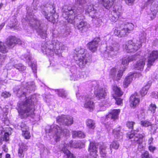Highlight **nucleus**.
<instances>
[{"instance_id": "f257e3e1", "label": "nucleus", "mask_w": 158, "mask_h": 158, "mask_svg": "<svg viewBox=\"0 0 158 158\" xmlns=\"http://www.w3.org/2000/svg\"><path fill=\"white\" fill-rule=\"evenodd\" d=\"M35 98V95H31L25 101L18 105L17 109L22 119H26L29 117H32L35 110L34 102Z\"/></svg>"}, {"instance_id": "f03ea898", "label": "nucleus", "mask_w": 158, "mask_h": 158, "mask_svg": "<svg viewBox=\"0 0 158 158\" xmlns=\"http://www.w3.org/2000/svg\"><path fill=\"white\" fill-rule=\"evenodd\" d=\"M64 45L53 37L52 41H46L42 46L41 50L43 53L47 56H52L54 54L58 55L64 49Z\"/></svg>"}, {"instance_id": "7ed1b4c3", "label": "nucleus", "mask_w": 158, "mask_h": 158, "mask_svg": "<svg viewBox=\"0 0 158 158\" xmlns=\"http://www.w3.org/2000/svg\"><path fill=\"white\" fill-rule=\"evenodd\" d=\"M73 56L76 63L81 68H83L86 64L91 61V56L87 50L83 48L76 49Z\"/></svg>"}, {"instance_id": "20e7f679", "label": "nucleus", "mask_w": 158, "mask_h": 158, "mask_svg": "<svg viewBox=\"0 0 158 158\" xmlns=\"http://www.w3.org/2000/svg\"><path fill=\"white\" fill-rule=\"evenodd\" d=\"M27 13V18L29 22L30 26L35 29L38 34L41 38L43 39L46 38L47 34L45 30H43V24L42 21L37 19L31 12L28 11Z\"/></svg>"}, {"instance_id": "39448f33", "label": "nucleus", "mask_w": 158, "mask_h": 158, "mask_svg": "<svg viewBox=\"0 0 158 158\" xmlns=\"http://www.w3.org/2000/svg\"><path fill=\"white\" fill-rule=\"evenodd\" d=\"M46 133H48V135H53L56 142L59 141L61 136L64 135L69 136V131L67 129H63L61 127L57 125H54L50 127V128L45 130Z\"/></svg>"}, {"instance_id": "423d86ee", "label": "nucleus", "mask_w": 158, "mask_h": 158, "mask_svg": "<svg viewBox=\"0 0 158 158\" xmlns=\"http://www.w3.org/2000/svg\"><path fill=\"white\" fill-rule=\"evenodd\" d=\"M74 10L71 7H69L67 11L63 12L62 15L68 20V23L77 25L81 21L84 20L85 18L81 14H78L75 16V14L77 12H76V11H74Z\"/></svg>"}, {"instance_id": "0eeeda50", "label": "nucleus", "mask_w": 158, "mask_h": 158, "mask_svg": "<svg viewBox=\"0 0 158 158\" xmlns=\"http://www.w3.org/2000/svg\"><path fill=\"white\" fill-rule=\"evenodd\" d=\"M119 24L120 25L119 30L118 28H115L114 31V34L119 37L125 36L133 30L134 25L131 23L125 22L122 24V22L120 21Z\"/></svg>"}, {"instance_id": "6e6552de", "label": "nucleus", "mask_w": 158, "mask_h": 158, "mask_svg": "<svg viewBox=\"0 0 158 158\" xmlns=\"http://www.w3.org/2000/svg\"><path fill=\"white\" fill-rule=\"evenodd\" d=\"M139 130H132L131 132L127 133V137L131 139V141L132 142L133 145H136V144H138V148H141L143 147V146L141 144L143 142V138L145 136L144 134H136L135 135V131H138Z\"/></svg>"}, {"instance_id": "1a4fd4ad", "label": "nucleus", "mask_w": 158, "mask_h": 158, "mask_svg": "<svg viewBox=\"0 0 158 158\" xmlns=\"http://www.w3.org/2000/svg\"><path fill=\"white\" fill-rule=\"evenodd\" d=\"M109 45H107L105 52L106 56L112 58L117 55V51L119 50V44L115 40H110Z\"/></svg>"}, {"instance_id": "9d476101", "label": "nucleus", "mask_w": 158, "mask_h": 158, "mask_svg": "<svg viewBox=\"0 0 158 158\" xmlns=\"http://www.w3.org/2000/svg\"><path fill=\"white\" fill-rule=\"evenodd\" d=\"M25 88L23 89V91L21 89H19L17 92V95L19 98L22 97L27 98V93H30L31 91H34L35 86L34 82H30L27 83L25 85Z\"/></svg>"}, {"instance_id": "9b49d317", "label": "nucleus", "mask_w": 158, "mask_h": 158, "mask_svg": "<svg viewBox=\"0 0 158 158\" xmlns=\"http://www.w3.org/2000/svg\"><path fill=\"white\" fill-rule=\"evenodd\" d=\"M141 46V43L139 41L135 43L132 41L129 40L123 45V47L127 52L130 53L136 52Z\"/></svg>"}, {"instance_id": "f8f14e48", "label": "nucleus", "mask_w": 158, "mask_h": 158, "mask_svg": "<svg viewBox=\"0 0 158 158\" xmlns=\"http://www.w3.org/2000/svg\"><path fill=\"white\" fill-rule=\"evenodd\" d=\"M57 123L67 126L71 125L73 123V118L69 116L62 115L57 116L56 118Z\"/></svg>"}, {"instance_id": "ddd939ff", "label": "nucleus", "mask_w": 158, "mask_h": 158, "mask_svg": "<svg viewBox=\"0 0 158 158\" xmlns=\"http://www.w3.org/2000/svg\"><path fill=\"white\" fill-rule=\"evenodd\" d=\"M5 43L9 48H12L17 44H22V42L20 40L16 37L10 36L7 38Z\"/></svg>"}, {"instance_id": "4468645a", "label": "nucleus", "mask_w": 158, "mask_h": 158, "mask_svg": "<svg viewBox=\"0 0 158 158\" xmlns=\"http://www.w3.org/2000/svg\"><path fill=\"white\" fill-rule=\"evenodd\" d=\"M55 5L52 3L46 4L45 6H42L40 7V10L43 15H45L49 13H55Z\"/></svg>"}, {"instance_id": "2eb2a0df", "label": "nucleus", "mask_w": 158, "mask_h": 158, "mask_svg": "<svg viewBox=\"0 0 158 158\" xmlns=\"http://www.w3.org/2000/svg\"><path fill=\"white\" fill-rule=\"evenodd\" d=\"M125 66H124V68L123 67L122 69H120L118 71L117 74L116 69L113 68L111 69L110 73V77L114 80L117 81L119 80L123 76V72L125 70L126 67Z\"/></svg>"}, {"instance_id": "dca6fc26", "label": "nucleus", "mask_w": 158, "mask_h": 158, "mask_svg": "<svg viewBox=\"0 0 158 158\" xmlns=\"http://www.w3.org/2000/svg\"><path fill=\"white\" fill-rule=\"evenodd\" d=\"M86 12L89 14L90 16L95 19H98L100 18L101 13L99 11L94 8L93 5H90L88 6L86 10Z\"/></svg>"}, {"instance_id": "f3484780", "label": "nucleus", "mask_w": 158, "mask_h": 158, "mask_svg": "<svg viewBox=\"0 0 158 158\" xmlns=\"http://www.w3.org/2000/svg\"><path fill=\"white\" fill-rule=\"evenodd\" d=\"M122 10L121 6H115L114 10L111 12V16H110V20L113 22H116L122 14Z\"/></svg>"}, {"instance_id": "a211bd4d", "label": "nucleus", "mask_w": 158, "mask_h": 158, "mask_svg": "<svg viewBox=\"0 0 158 158\" xmlns=\"http://www.w3.org/2000/svg\"><path fill=\"white\" fill-rule=\"evenodd\" d=\"M148 67H150L153 65L155 61L158 59V51H152L150 54L148 55Z\"/></svg>"}, {"instance_id": "6ab92c4d", "label": "nucleus", "mask_w": 158, "mask_h": 158, "mask_svg": "<svg viewBox=\"0 0 158 158\" xmlns=\"http://www.w3.org/2000/svg\"><path fill=\"white\" fill-rule=\"evenodd\" d=\"M100 41V38L98 37L95 38L92 41L89 42L88 44L89 49L93 52H95L97 50Z\"/></svg>"}, {"instance_id": "aec40b11", "label": "nucleus", "mask_w": 158, "mask_h": 158, "mask_svg": "<svg viewBox=\"0 0 158 158\" xmlns=\"http://www.w3.org/2000/svg\"><path fill=\"white\" fill-rule=\"evenodd\" d=\"M85 100L84 107L88 109L89 111L93 110L94 107V102L91 100V97L89 95L85 96L84 98Z\"/></svg>"}, {"instance_id": "412c9836", "label": "nucleus", "mask_w": 158, "mask_h": 158, "mask_svg": "<svg viewBox=\"0 0 158 158\" xmlns=\"http://www.w3.org/2000/svg\"><path fill=\"white\" fill-rule=\"evenodd\" d=\"M67 146V144L65 143L61 144L59 146L58 148L60 151L63 152L66 156L67 158H75L73 154L68 149Z\"/></svg>"}, {"instance_id": "4be33fe9", "label": "nucleus", "mask_w": 158, "mask_h": 158, "mask_svg": "<svg viewBox=\"0 0 158 158\" xmlns=\"http://www.w3.org/2000/svg\"><path fill=\"white\" fill-rule=\"evenodd\" d=\"M17 62V60L14 58H11L10 59V63L9 64H11L16 69H18L19 72H23L26 69V67L22 64H15Z\"/></svg>"}, {"instance_id": "5701e85b", "label": "nucleus", "mask_w": 158, "mask_h": 158, "mask_svg": "<svg viewBox=\"0 0 158 158\" xmlns=\"http://www.w3.org/2000/svg\"><path fill=\"white\" fill-rule=\"evenodd\" d=\"M97 148L96 143L93 142L90 143L88 150L89 152L90 156L94 158H96L98 156L97 153Z\"/></svg>"}, {"instance_id": "b1692460", "label": "nucleus", "mask_w": 158, "mask_h": 158, "mask_svg": "<svg viewBox=\"0 0 158 158\" xmlns=\"http://www.w3.org/2000/svg\"><path fill=\"white\" fill-rule=\"evenodd\" d=\"M77 25V29L81 33L85 32L90 27V25L85 20L81 21Z\"/></svg>"}, {"instance_id": "393cba45", "label": "nucleus", "mask_w": 158, "mask_h": 158, "mask_svg": "<svg viewBox=\"0 0 158 158\" xmlns=\"http://www.w3.org/2000/svg\"><path fill=\"white\" fill-rule=\"evenodd\" d=\"M86 2L85 0H75V6L77 8V12H82Z\"/></svg>"}, {"instance_id": "a878e982", "label": "nucleus", "mask_w": 158, "mask_h": 158, "mask_svg": "<svg viewBox=\"0 0 158 158\" xmlns=\"http://www.w3.org/2000/svg\"><path fill=\"white\" fill-rule=\"evenodd\" d=\"M97 148L99 149V153L101 156L103 158L106 157L107 154V147L102 143H96Z\"/></svg>"}, {"instance_id": "bb28decb", "label": "nucleus", "mask_w": 158, "mask_h": 158, "mask_svg": "<svg viewBox=\"0 0 158 158\" xmlns=\"http://www.w3.org/2000/svg\"><path fill=\"white\" fill-rule=\"evenodd\" d=\"M139 101L140 100L137 93L132 95L130 97V106L134 108L139 104Z\"/></svg>"}, {"instance_id": "cd10ccee", "label": "nucleus", "mask_w": 158, "mask_h": 158, "mask_svg": "<svg viewBox=\"0 0 158 158\" xmlns=\"http://www.w3.org/2000/svg\"><path fill=\"white\" fill-rule=\"evenodd\" d=\"M139 55H134L126 57H125L122 60V63L123 65L127 66L129 62L134 60H136L139 58Z\"/></svg>"}, {"instance_id": "c85d7f7f", "label": "nucleus", "mask_w": 158, "mask_h": 158, "mask_svg": "<svg viewBox=\"0 0 158 158\" xmlns=\"http://www.w3.org/2000/svg\"><path fill=\"white\" fill-rule=\"evenodd\" d=\"M120 112L119 109H114L111 111L109 114L106 115V118H111L113 120L117 119L118 114Z\"/></svg>"}, {"instance_id": "c756f323", "label": "nucleus", "mask_w": 158, "mask_h": 158, "mask_svg": "<svg viewBox=\"0 0 158 158\" xmlns=\"http://www.w3.org/2000/svg\"><path fill=\"white\" fill-rule=\"evenodd\" d=\"M145 59L146 58H144L137 61L136 63L134 65L135 68L141 71H143L145 65Z\"/></svg>"}, {"instance_id": "7c9ffc66", "label": "nucleus", "mask_w": 158, "mask_h": 158, "mask_svg": "<svg viewBox=\"0 0 158 158\" xmlns=\"http://www.w3.org/2000/svg\"><path fill=\"white\" fill-rule=\"evenodd\" d=\"M99 2L102 3L103 6L107 9H110L113 5L114 0H98Z\"/></svg>"}, {"instance_id": "2f4dec72", "label": "nucleus", "mask_w": 158, "mask_h": 158, "mask_svg": "<svg viewBox=\"0 0 158 158\" xmlns=\"http://www.w3.org/2000/svg\"><path fill=\"white\" fill-rule=\"evenodd\" d=\"M94 94L96 97L100 99L105 98L106 95V92L104 89L100 88L97 90L95 91Z\"/></svg>"}, {"instance_id": "473e14b6", "label": "nucleus", "mask_w": 158, "mask_h": 158, "mask_svg": "<svg viewBox=\"0 0 158 158\" xmlns=\"http://www.w3.org/2000/svg\"><path fill=\"white\" fill-rule=\"evenodd\" d=\"M27 147L24 144H22L20 146L18 154L19 157H23L24 156V152L27 151Z\"/></svg>"}, {"instance_id": "72a5a7b5", "label": "nucleus", "mask_w": 158, "mask_h": 158, "mask_svg": "<svg viewBox=\"0 0 158 158\" xmlns=\"http://www.w3.org/2000/svg\"><path fill=\"white\" fill-rule=\"evenodd\" d=\"M134 78V75L131 74L127 77L123 82V86L124 88H127L130 84Z\"/></svg>"}, {"instance_id": "f704fd0d", "label": "nucleus", "mask_w": 158, "mask_h": 158, "mask_svg": "<svg viewBox=\"0 0 158 158\" xmlns=\"http://www.w3.org/2000/svg\"><path fill=\"white\" fill-rule=\"evenodd\" d=\"M113 133L115 138L118 139H122L123 138V134L119 129H114L113 130Z\"/></svg>"}, {"instance_id": "c9c22d12", "label": "nucleus", "mask_w": 158, "mask_h": 158, "mask_svg": "<svg viewBox=\"0 0 158 158\" xmlns=\"http://www.w3.org/2000/svg\"><path fill=\"white\" fill-rule=\"evenodd\" d=\"M8 52V48L6 47L4 43L0 42V52L5 54Z\"/></svg>"}, {"instance_id": "e433bc0d", "label": "nucleus", "mask_w": 158, "mask_h": 158, "mask_svg": "<svg viewBox=\"0 0 158 158\" xmlns=\"http://www.w3.org/2000/svg\"><path fill=\"white\" fill-rule=\"evenodd\" d=\"M87 127L92 129H94L95 127V123L94 121L91 119H88L86 122Z\"/></svg>"}, {"instance_id": "4c0bfd02", "label": "nucleus", "mask_w": 158, "mask_h": 158, "mask_svg": "<svg viewBox=\"0 0 158 158\" xmlns=\"http://www.w3.org/2000/svg\"><path fill=\"white\" fill-rule=\"evenodd\" d=\"M113 90L115 94L118 97H120L123 94V92L117 86H114L113 87Z\"/></svg>"}, {"instance_id": "58836bf2", "label": "nucleus", "mask_w": 158, "mask_h": 158, "mask_svg": "<svg viewBox=\"0 0 158 158\" xmlns=\"http://www.w3.org/2000/svg\"><path fill=\"white\" fill-rule=\"evenodd\" d=\"M58 95L62 98H66L67 95V93L63 89H59L56 90Z\"/></svg>"}, {"instance_id": "ea45409f", "label": "nucleus", "mask_w": 158, "mask_h": 158, "mask_svg": "<svg viewBox=\"0 0 158 158\" xmlns=\"http://www.w3.org/2000/svg\"><path fill=\"white\" fill-rule=\"evenodd\" d=\"M53 14L54 13H49V12H48V14L44 15L48 21L54 23L55 22V19L53 16Z\"/></svg>"}, {"instance_id": "a19ab883", "label": "nucleus", "mask_w": 158, "mask_h": 158, "mask_svg": "<svg viewBox=\"0 0 158 158\" xmlns=\"http://www.w3.org/2000/svg\"><path fill=\"white\" fill-rule=\"evenodd\" d=\"M149 87L150 85H146L140 91V93L142 96H143L147 94Z\"/></svg>"}, {"instance_id": "79ce46f5", "label": "nucleus", "mask_w": 158, "mask_h": 158, "mask_svg": "<svg viewBox=\"0 0 158 158\" xmlns=\"http://www.w3.org/2000/svg\"><path fill=\"white\" fill-rule=\"evenodd\" d=\"M77 141L73 142L72 141H70L69 144H67V148L69 146L71 148H78V146H77Z\"/></svg>"}, {"instance_id": "37998d69", "label": "nucleus", "mask_w": 158, "mask_h": 158, "mask_svg": "<svg viewBox=\"0 0 158 158\" xmlns=\"http://www.w3.org/2000/svg\"><path fill=\"white\" fill-rule=\"evenodd\" d=\"M140 124L142 127H148L151 125V123L147 120H142L140 122Z\"/></svg>"}, {"instance_id": "c03bdc74", "label": "nucleus", "mask_w": 158, "mask_h": 158, "mask_svg": "<svg viewBox=\"0 0 158 158\" xmlns=\"http://www.w3.org/2000/svg\"><path fill=\"white\" fill-rule=\"evenodd\" d=\"M29 130H25L23 131H22V135L24 138L26 139H29L31 137L30 132L28 131Z\"/></svg>"}, {"instance_id": "a18cd8bd", "label": "nucleus", "mask_w": 158, "mask_h": 158, "mask_svg": "<svg viewBox=\"0 0 158 158\" xmlns=\"http://www.w3.org/2000/svg\"><path fill=\"white\" fill-rule=\"evenodd\" d=\"M18 126L19 127L22 131H23L25 130H29L28 127L23 122H22L20 123Z\"/></svg>"}, {"instance_id": "49530a36", "label": "nucleus", "mask_w": 158, "mask_h": 158, "mask_svg": "<svg viewBox=\"0 0 158 158\" xmlns=\"http://www.w3.org/2000/svg\"><path fill=\"white\" fill-rule=\"evenodd\" d=\"M119 147V144L117 141H114L110 145V148H113L115 149H118Z\"/></svg>"}, {"instance_id": "de8ad7c7", "label": "nucleus", "mask_w": 158, "mask_h": 158, "mask_svg": "<svg viewBox=\"0 0 158 158\" xmlns=\"http://www.w3.org/2000/svg\"><path fill=\"white\" fill-rule=\"evenodd\" d=\"M151 126V131L153 133V134H155L156 133V130L157 129V126L156 124H153L150 125Z\"/></svg>"}, {"instance_id": "09e8293b", "label": "nucleus", "mask_w": 158, "mask_h": 158, "mask_svg": "<svg viewBox=\"0 0 158 158\" xmlns=\"http://www.w3.org/2000/svg\"><path fill=\"white\" fill-rule=\"evenodd\" d=\"M156 106L155 104H151L149 107V110L152 112L153 113H155Z\"/></svg>"}, {"instance_id": "8fccbe9b", "label": "nucleus", "mask_w": 158, "mask_h": 158, "mask_svg": "<svg viewBox=\"0 0 158 158\" xmlns=\"http://www.w3.org/2000/svg\"><path fill=\"white\" fill-rule=\"evenodd\" d=\"M135 124V123L132 121H128L126 124L127 126L129 128L133 129V126Z\"/></svg>"}, {"instance_id": "3c124183", "label": "nucleus", "mask_w": 158, "mask_h": 158, "mask_svg": "<svg viewBox=\"0 0 158 158\" xmlns=\"http://www.w3.org/2000/svg\"><path fill=\"white\" fill-rule=\"evenodd\" d=\"M141 158H150L149 154L148 151H145L141 155Z\"/></svg>"}, {"instance_id": "603ef678", "label": "nucleus", "mask_w": 158, "mask_h": 158, "mask_svg": "<svg viewBox=\"0 0 158 158\" xmlns=\"http://www.w3.org/2000/svg\"><path fill=\"white\" fill-rule=\"evenodd\" d=\"M6 56L5 55L0 54V65H2L5 60Z\"/></svg>"}, {"instance_id": "864d4df0", "label": "nucleus", "mask_w": 158, "mask_h": 158, "mask_svg": "<svg viewBox=\"0 0 158 158\" xmlns=\"http://www.w3.org/2000/svg\"><path fill=\"white\" fill-rule=\"evenodd\" d=\"M2 96L4 97V98H6L10 97L11 94L9 92L6 91H4L2 93Z\"/></svg>"}, {"instance_id": "5fc2aeb1", "label": "nucleus", "mask_w": 158, "mask_h": 158, "mask_svg": "<svg viewBox=\"0 0 158 158\" xmlns=\"http://www.w3.org/2000/svg\"><path fill=\"white\" fill-rule=\"evenodd\" d=\"M9 135L8 133L5 132L3 138V140H5L6 141H8L9 139Z\"/></svg>"}, {"instance_id": "6e6d98bb", "label": "nucleus", "mask_w": 158, "mask_h": 158, "mask_svg": "<svg viewBox=\"0 0 158 158\" xmlns=\"http://www.w3.org/2000/svg\"><path fill=\"white\" fill-rule=\"evenodd\" d=\"M31 67L33 72L34 73H36L37 67L35 63H31Z\"/></svg>"}, {"instance_id": "4d7b16f0", "label": "nucleus", "mask_w": 158, "mask_h": 158, "mask_svg": "<svg viewBox=\"0 0 158 158\" xmlns=\"http://www.w3.org/2000/svg\"><path fill=\"white\" fill-rule=\"evenodd\" d=\"M116 103L118 105H121L122 104L123 100L120 98H118L115 99Z\"/></svg>"}, {"instance_id": "13d9d810", "label": "nucleus", "mask_w": 158, "mask_h": 158, "mask_svg": "<svg viewBox=\"0 0 158 158\" xmlns=\"http://www.w3.org/2000/svg\"><path fill=\"white\" fill-rule=\"evenodd\" d=\"M77 146H78V148H81L84 146V143L80 141H77Z\"/></svg>"}, {"instance_id": "bf43d9fd", "label": "nucleus", "mask_w": 158, "mask_h": 158, "mask_svg": "<svg viewBox=\"0 0 158 158\" xmlns=\"http://www.w3.org/2000/svg\"><path fill=\"white\" fill-rule=\"evenodd\" d=\"M78 137L81 138H84L85 136L84 133L81 131H79Z\"/></svg>"}, {"instance_id": "052dcab7", "label": "nucleus", "mask_w": 158, "mask_h": 158, "mask_svg": "<svg viewBox=\"0 0 158 158\" xmlns=\"http://www.w3.org/2000/svg\"><path fill=\"white\" fill-rule=\"evenodd\" d=\"M78 131H74L72 132V136L73 138H76V137H78Z\"/></svg>"}, {"instance_id": "680f3d73", "label": "nucleus", "mask_w": 158, "mask_h": 158, "mask_svg": "<svg viewBox=\"0 0 158 158\" xmlns=\"http://www.w3.org/2000/svg\"><path fill=\"white\" fill-rule=\"evenodd\" d=\"M126 3L129 5H132L134 2L135 0H125Z\"/></svg>"}, {"instance_id": "e2e57ef3", "label": "nucleus", "mask_w": 158, "mask_h": 158, "mask_svg": "<svg viewBox=\"0 0 158 158\" xmlns=\"http://www.w3.org/2000/svg\"><path fill=\"white\" fill-rule=\"evenodd\" d=\"M131 74H133L134 75V77L135 76L136 77H140L142 76V74L140 73H131Z\"/></svg>"}, {"instance_id": "0e129e2a", "label": "nucleus", "mask_w": 158, "mask_h": 158, "mask_svg": "<svg viewBox=\"0 0 158 158\" xmlns=\"http://www.w3.org/2000/svg\"><path fill=\"white\" fill-rule=\"evenodd\" d=\"M156 148L152 146H150L149 147V149L151 152H153L155 150Z\"/></svg>"}, {"instance_id": "69168bd1", "label": "nucleus", "mask_w": 158, "mask_h": 158, "mask_svg": "<svg viewBox=\"0 0 158 158\" xmlns=\"http://www.w3.org/2000/svg\"><path fill=\"white\" fill-rule=\"evenodd\" d=\"M153 45L156 46H158V40H156L153 43Z\"/></svg>"}, {"instance_id": "338daca9", "label": "nucleus", "mask_w": 158, "mask_h": 158, "mask_svg": "<svg viewBox=\"0 0 158 158\" xmlns=\"http://www.w3.org/2000/svg\"><path fill=\"white\" fill-rule=\"evenodd\" d=\"M17 21V20L16 19H15L14 20V21L15 22V23H14L12 24V25L11 26V27L12 28H14L15 27L16 25L15 23H16V22Z\"/></svg>"}, {"instance_id": "774afa93", "label": "nucleus", "mask_w": 158, "mask_h": 158, "mask_svg": "<svg viewBox=\"0 0 158 158\" xmlns=\"http://www.w3.org/2000/svg\"><path fill=\"white\" fill-rule=\"evenodd\" d=\"M153 94H154L155 96H154V98H158V92L157 93V94H156L155 93H153Z\"/></svg>"}]
</instances>
